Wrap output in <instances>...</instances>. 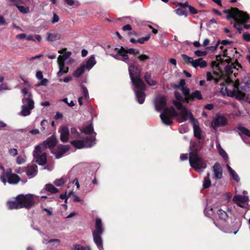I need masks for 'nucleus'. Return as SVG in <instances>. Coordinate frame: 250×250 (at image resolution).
<instances>
[{"label": "nucleus", "instance_id": "obj_15", "mask_svg": "<svg viewBox=\"0 0 250 250\" xmlns=\"http://www.w3.org/2000/svg\"><path fill=\"white\" fill-rule=\"evenodd\" d=\"M80 138V135L78 136V138H75V140H73L70 142V144L74 147L78 149H81L84 147H91L94 145H93L91 142L88 140V137H85L83 140H78Z\"/></svg>", "mask_w": 250, "mask_h": 250}, {"label": "nucleus", "instance_id": "obj_63", "mask_svg": "<svg viewBox=\"0 0 250 250\" xmlns=\"http://www.w3.org/2000/svg\"><path fill=\"white\" fill-rule=\"evenodd\" d=\"M25 38H27L26 35L24 33L18 34L16 36V38L19 39H23Z\"/></svg>", "mask_w": 250, "mask_h": 250}, {"label": "nucleus", "instance_id": "obj_50", "mask_svg": "<svg viewBox=\"0 0 250 250\" xmlns=\"http://www.w3.org/2000/svg\"><path fill=\"white\" fill-rule=\"evenodd\" d=\"M61 101L66 103L70 107H72L75 105L73 101L71 100L70 102H68L67 98L62 99Z\"/></svg>", "mask_w": 250, "mask_h": 250}, {"label": "nucleus", "instance_id": "obj_39", "mask_svg": "<svg viewBox=\"0 0 250 250\" xmlns=\"http://www.w3.org/2000/svg\"><path fill=\"white\" fill-rule=\"evenodd\" d=\"M66 182V180L64 177H62L60 179H56L54 181V184L57 186L60 187L63 185Z\"/></svg>", "mask_w": 250, "mask_h": 250}, {"label": "nucleus", "instance_id": "obj_42", "mask_svg": "<svg viewBox=\"0 0 250 250\" xmlns=\"http://www.w3.org/2000/svg\"><path fill=\"white\" fill-rule=\"evenodd\" d=\"M229 174L232 177L233 180H234L235 182H239L240 181V178L237 173L234 170H233Z\"/></svg>", "mask_w": 250, "mask_h": 250}, {"label": "nucleus", "instance_id": "obj_21", "mask_svg": "<svg viewBox=\"0 0 250 250\" xmlns=\"http://www.w3.org/2000/svg\"><path fill=\"white\" fill-rule=\"evenodd\" d=\"M25 172L27 176L29 178L35 177L38 172L37 165L35 164L28 165L26 168Z\"/></svg>", "mask_w": 250, "mask_h": 250}, {"label": "nucleus", "instance_id": "obj_45", "mask_svg": "<svg viewBox=\"0 0 250 250\" xmlns=\"http://www.w3.org/2000/svg\"><path fill=\"white\" fill-rule=\"evenodd\" d=\"M65 1L69 6H72L73 5L78 6L79 5L78 1H75L74 0H65Z\"/></svg>", "mask_w": 250, "mask_h": 250}, {"label": "nucleus", "instance_id": "obj_26", "mask_svg": "<svg viewBox=\"0 0 250 250\" xmlns=\"http://www.w3.org/2000/svg\"><path fill=\"white\" fill-rule=\"evenodd\" d=\"M57 62L59 67V70L57 73L58 77H61L63 74L68 72L69 68L68 66L65 65V62H62V61H57Z\"/></svg>", "mask_w": 250, "mask_h": 250}, {"label": "nucleus", "instance_id": "obj_47", "mask_svg": "<svg viewBox=\"0 0 250 250\" xmlns=\"http://www.w3.org/2000/svg\"><path fill=\"white\" fill-rule=\"evenodd\" d=\"M9 153L12 156H16L18 155V150L16 148H10L9 149Z\"/></svg>", "mask_w": 250, "mask_h": 250}, {"label": "nucleus", "instance_id": "obj_44", "mask_svg": "<svg viewBox=\"0 0 250 250\" xmlns=\"http://www.w3.org/2000/svg\"><path fill=\"white\" fill-rule=\"evenodd\" d=\"M16 162L18 165H21L25 162V159L21 156H18L17 158Z\"/></svg>", "mask_w": 250, "mask_h": 250}, {"label": "nucleus", "instance_id": "obj_62", "mask_svg": "<svg viewBox=\"0 0 250 250\" xmlns=\"http://www.w3.org/2000/svg\"><path fill=\"white\" fill-rule=\"evenodd\" d=\"M60 198L62 199H65V203H66L67 201L68 200V198L66 195V192H65L64 194H61L60 196Z\"/></svg>", "mask_w": 250, "mask_h": 250}, {"label": "nucleus", "instance_id": "obj_54", "mask_svg": "<svg viewBox=\"0 0 250 250\" xmlns=\"http://www.w3.org/2000/svg\"><path fill=\"white\" fill-rule=\"evenodd\" d=\"M229 97H232L235 96V98L238 100H243L246 95H227Z\"/></svg>", "mask_w": 250, "mask_h": 250}, {"label": "nucleus", "instance_id": "obj_34", "mask_svg": "<svg viewBox=\"0 0 250 250\" xmlns=\"http://www.w3.org/2000/svg\"><path fill=\"white\" fill-rule=\"evenodd\" d=\"M145 80L150 85L152 86L156 84V82L151 79L150 74L148 72H146L145 75Z\"/></svg>", "mask_w": 250, "mask_h": 250}, {"label": "nucleus", "instance_id": "obj_40", "mask_svg": "<svg viewBox=\"0 0 250 250\" xmlns=\"http://www.w3.org/2000/svg\"><path fill=\"white\" fill-rule=\"evenodd\" d=\"M175 12L179 16H185L186 17L188 16L186 12L181 8H177L175 10Z\"/></svg>", "mask_w": 250, "mask_h": 250}, {"label": "nucleus", "instance_id": "obj_7", "mask_svg": "<svg viewBox=\"0 0 250 250\" xmlns=\"http://www.w3.org/2000/svg\"><path fill=\"white\" fill-rule=\"evenodd\" d=\"M216 60L219 62L216 65V67L221 71L223 63L224 62L228 63V64L225 67V72L226 75L229 78L233 76L236 77L237 72L239 67H241L240 65L237 62L235 63H229L230 58L228 57L227 58L224 59L221 56H216Z\"/></svg>", "mask_w": 250, "mask_h": 250}, {"label": "nucleus", "instance_id": "obj_25", "mask_svg": "<svg viewBox=\"0 0 250 250\" xmlns=\"http://www.w3.org/2000/svg\"><path fill=\"white\" fill-rule=\"evenodd\" d=\"M239 130L240 131L239 133L244 142L249 143L250 141L248 140V139L250 138V131L244 127H239Z\"/></svg>", "mask_w": 250, "mask_h": 250}, {"label": "nucleus", "instance_id": "obj_29", "mask_svg": "<svg viewBox=\"0 0 250 250\" xmlns=\"http://www.w3.org/2000/svg\"><path fill=\"white\" fill-rule=\"evenodd\" d=\"M47 34V40L49 42H54L59 40L61 38V35L58 33H48Z\"/></svg>", "mask_w": 250, "mask_h": 250}, {"label": "nucleus", "instance_id": "obj_13", "mask_svg": "<svg viewBox=\"0 0 250 250\" xmlns=\"http://www.w3.org/2000/svg\"><path fill=\"white\" fill-rule=\"evenodd\" d=\"M182 57L187 63L190 64L193 67L195 68H197L198 67L200 68H205L208 65L207 62L204 60L202 58L194 60L192 58L190 57L185 54L182 55Z\"/></svg>", "mask_w": 250, "mask_h": 250}, {"label": "nucleus", "instance_id": "obj_2", "mask_svg": "<svg viewBox=\"0 0 250 250\" xmlns=\"http://www.w3.org/2000/svg\"><path fill=\"white\" fill-rule=\"evenodd\" d=\"M174 103H176L174 102ZM177 107L179 111L173 110L170 113L171 115L175 117L177 121L179 123H182L189 119L190 122L193 125L194 136L198 139L201 138V131L200 128L197 124L196 119L193 117L191 112L188 110L186 108H182L181 106L178 105L177 104H174Z\"/></svg>", "mask_w": 250, "mask_h": 250}, {"label": "nucleus", "instance_id": "obj_11", "mask_svg": "<svg viewBox=\"0 0 250 250\" xmlns=\"http://www.w3.org/2000/svg\"><path fill=\"white\" fill-rule=\"evenodd\" d=\"M22 101L21 110L19 114L25 117L31 114V111L34 108V102L30 95H24Z\"/></svg>", "mask_w": 250, "mask_h": 250}, {"label": "nucleus", "instance_id": "obj_57", "mask_svg": "<svg viewBox=\"0 0 250 250\" xmlns=\"http://www.w3.org/2000/svg\"><path fill=\"white\" fill-rule=\"evenodd\" d=\"M218 44H219V42L218 41L217 43H216V44L215 45L208 47L207 48V49H208L209 50H210L211 51H214L217 48Z\"/></svg>", "mask_w": 250, "mask_h": 250}, {"label": "nucleus", "instance_id": "obj_32", "mask_svg": "<svg viewBox=\"0 0 250 250\" xmlns=\"http://www.w3.org/2000/svg\"><path fill=\"white\" fill-rule=\"evenodd\" d=\"M85 69V65H82L78 67L73 73V76L76 78L80 77L83 73Z\"/></svg>", "mask_w": 250, "mask_h": 250}, {"label": "nucleus", "instance_id": "obj_36", "mask_svg": "<svg viewBox=\"0 0 250 250\" xmlns=\"http://www.w3.org/2000/svg\"><path fill=\"white\" fill-rule=\"evenodd\" d=\"M71 55V52H67L62 55L59 56L57 61H62V62H65V61L70 58Z\"/></svg>", "mask_w": 250, "mask_h": 250}, {"label": "nucleus", "instance_id": "obj_37", "mask_svg": "<svg viewBox=\"0 0 250 250\" xmlns=\"http://www.w3.org/2000/svg\"><path fill=\"white\" fill-rule=\"evenodd\" d=\"M73 250H91L88 246H83L80 244H75L73 246Z\"/></svg>", "mask_w": 250, "mask_h": 250}, {"label": "nucleus", "instance_id": "obj_6", "mask_svg": "<svg viewBox=\"0 0 250 250\" xmlns=\"http://www.w3.org/2000/svg\"><path fill=\"white\" fill-rule=\"evenodd\" d=\"M227 13L229 14L227 16L228 20L233 18L235 21L237 23H234V27L236 28L240 33L242 28L238 23L246 22L249 19V15L237 8H231Z\"/></svg>", "mask_w": 250, "mask_h": 250}, {"label": "nucleus", "instance_id": "obj_18", "mask_svg": "<svg viewBox=\"0 0 250 250\" xmlns=\"http://www.w3.org/2000/svg\"><path fill=\"white\" fill-rule=\"evenodd\" d=\"M81 131L83 133L89 135L90 136H87L88 140L93 143V145H95L96 133L94 131V128L92 124L81 128Z\"/></svg>", "mask_w": 250, "mask_h": 250}, {"label": "nucleus", "instance_id": "obj_52", "mask_svg": "<svg viewBox=\"0 0 250 250\" xmlns=\"http://www.w3.org/2000/svg\"><path fill=\"white\" fill-rule=\"evenodd\" d=\"M188 97H192L193 98V100L190 101L188 103L190 102L193 101L195 98H197L198 100H201L202 99V95H192L191 96H188ZM184 103H188L187 102H185Z\"/></svg>", "mask_w": 250, "mask_h": 250}, {"label": "nucleus", "instance_id": "obj_1", "mask_svg": "<svg viewBox=\"0 0 250 250\" xmlns=\"http://www.w3.org/2000/svg\"><path fill=\"white\" fill-rule=\"evenodd\" d=\"M191 95H175V99L172 101V105L170 108H168L166 107L167 101V97L165 95H157L153 101L155 109L157 111L163 110L160 115V117L164 124L167 125H171L173 122L172 118L175 117L171 115L170 113L173 110L179 111L177 107L174 104V102L182 108H186L182 104L185 102L189 103L193 100V98L188 97Z\"/></svg>", "mask_w": 250, "mask_h": 250}, {"label": "nucleus", "instance_id": "obj_27", "mask_svg": "<svg viewBox=\"0 0 250 250\" xmlns=\"http://www.w3.org/2000/svg\"><path fill=\"white\" fill-rule=\"evenodd\" d=\"M175 87L180 89L183 94H189V89L186 85V82L184 79H181L178 83L175 84Z\"/></svg>", "mask_w": 250, "mask_h": 250}, {"label": "nucleus", "instance_id": "obj_48", "mask_svg": "<svg viewBox=\"0 0 250 250\" xmlns=\"http://www.w3.org/2000/svg\"><path fill=\"white\" fill-rule=\"evenodd\" d=\"M150 38V36L141 38L138 40V43L143 44L145 42L147 41Z\"/></svg>", "mask_w": 250, "mask_h": 250}, {"label": "nucleus", "instance_id": "obj_61", "mask_svg": "<svg viewBox=\"0 0 250 250\" xmlns=\"http://www.w3.org/2000/svg\"><path fill=\"white\" fill-rule=\"evenodd\" d=\"M123 30L125 31H130L132 29L131 26L129 24H127L123 27Z\"/></svg>", "mask_w": 250, "mask_h": 250}, {"label": "nucleus", "instance_id": "obj_8", "mask_svg": "<svg viewBox=\"0 0 250 250\" xmlns=\"http://www.w3.org/2000/svg\"><path fill=\"white\" fill-rule=\"evenodd\" d=\"M104 231V228L100 218L95 220V229L92 231L93 241L99 250H104L102 235Z\"/></svg>", "mask_w": 250, "mask_h": 250}, {"label": "nucleus", "instance_id": "obj_58", "mask_svg": "<svg viewBox=\"0 0 250 250\" xmlns=\"http://www.w3.org/2000/svg\"><path fill=\"white\" fill-rule=\"evenodd\" d=\"M243 39L247 42H250V34L248 33H244L243 35Z\"/></svg>", "mask_w": 250, "mask_h": 250}, {"label": "nucleus", "instance_id": "obj_46", "mask_svg": "<svg viewBox=\"0 0 250 250\" xmlns=\"http://www.w3.org/2000/svg\"><path fill=\"white\" fill-rule=\"evenodd\" d=\"M207 79L208 81H211L212 80H214L215 82H217V79L216 78H214L210 72H207Z\"/></svg>", "mask_w": 250, "mask_h": 250}, {"label": "nucleus", "instance_id": "obj_60", "mask_svg": "<svg viewBox=\"0 0 250 250\" xmlns=\"http://www.w3.org/2000/svg\"><path fill=\"white\" fill-rule=\"evenodd\" d=\"M36 76L39 80H42L43 78L42 73L41 71H37Z\"/></svg>", "mask_w": 250, "mask_h": 250}, {"label": "nucleus", "instance_id": "obj_16", "mask_svg": "<svg viewBox=\"0 0 250 250\" xmlns=\"http://www.w3.org/2000/svg\"><path fill=\"white\" fill-rule=\"evenodd\" d=\"M18 198L22 208H29L34 204L33 195L31 194L20 195L18 196Z\"/></svg>", "mask_w": 250, "mask_h": 250}, {"label": "nucleus", "instance_id": "obj_5", "mask_svg": "<svg viewBox=\"0 0 250 250\" xmlns=\"http://www.w3.org/2000/svg\"><path fill=\"white\" fill-rule=\"evenodd\" d=\"M128 71L131 81L135 87L136 94H142V91L145 89V84L140 78L141 69L134 65L128 67Z\"/></svg>", "mask_w": 250, "mask_h": 250}, {"label": "nucleus", "instance_id": "obj_19", "mask_svg": "<svg viewBox=\"0 0 250 250\" xmlns=\"http://www.w3.org/2000/svg\"><path fill=\"white\" fill-rule=\"evenodd\" d=\"M233 202L239 207L243 208H247L249 201L247 195H242L240 194L235 195L233 198Z\"/></svg>", "mask_w": 250, "mask_h": 250}, {"label": "nucleus", "instance_id": "obj_35", "mask_svg": "<svg viewBox=\"0 0 250 250\" xmlns=\"http://www.w3.org/2000/svg\"><path fill=\"white\" fill-rule=\"evenodd\" d=\"M209 173H208L206 177L204 178L203 186L204 188H207L211 185V181L209 177Z\"/></svg>", "mask_w": 250, "mask_h": 250}, {"label": "nucleus", "instance_id": "obj_28", "mask_svg": "<svg viewBox=\"0 0 250 250\" xmlns=\"http://www.w3.org/2000/svg\"><path fill=\"white\" fill-rule=\"evenodd\" d=\"M8 208L10 209H19L22 208V206L20 205L18 196L14 201H9L7 203Z\"/></svg>", "mask_w": 250, "mask_h": 250}, {"label": "nucleus", "instance_id": "obj_9", "mask_svg": "<svg viewBox=\"0 0 250 250\" xmlns=\"http://www.w3.org/2000/svg\"><path fill=\"white\" fill-rule=\"evenodd\" d=\"M1 173L0 180L5 185L7 183L11 185L18 184L21 180L20 177L16 174L13 173L11 168L4 169L2 166H0Z\"/></svg>", "mask_w": 250, "mask_h": 250}, {"label": "nucleus", "instance_id": "obj_12", "mask_svg": "<svg viewBox=\"0 0 250 250\" xmlns=\"http://www.w3.org/2000/svg\"><path fill=\"white\" fill-rule=\"evenodd\" d=\"M59 132L60 133L61 140L63 143L67 142L69 137L77 138L79 136V133L75 128H72L70 132L68 128L64 125L60 127Z\"/></svg>", "mask_w": 250, "mask_h": 250}, {"label": "nucleus", "instance_id": "obj_31", "mask_svg": "<svg viewBox=\"0 0 250 250\" xmlns=\"http://www.w3.org/2000/svg\"><path fill=\"white\" fill-rule=\"evenodd\" d=\"M96 61L95 57L93 56H91L89 58L86 62V68L89 70L96 64Z\"/></svg>", "mask_w": 250, "mask_h": 250}, {"label": "nucleus", "instance_id": "obj_24", "mask_svg": "<svg viewBox=\"0 0 250 250\" xmlns=\"http://www.w3.org/2000/svg\"><path fill=\"white\" fill-rule=\"evenodd\" d=\"M10 1L15 5L19 10V11L22 13H27L29 12V8L21 5L23 4V0H10Z\"/></svg>", "mask_w": 250, "mask_h": 250}, {"label": "nucleus", "instance_id": "obj_43", "mask_svg": "<svg viewBox=\"0 0 250 250\" xmlns=\"http://www.w3.org/2000/svg\"><path fill=\"white\" fill-rule=\"evenodd\" d=\"M137 58L142 62L145 61L146 60L149 59V57L148 56L145 54L137 55Z\"/></svg>", "mask_w": 250, "mask_h": 250}, {"label": "nucleus", "instance_id": "obj_41", "mask_svg": "<svg viewBox=\"0 0 250 250\" xmlns=\"http://www.w3.org/2000/svg\"><path fill=\"white\" fill-rule=\"evenodd\" d=\"M125 52L126 55L127 53L130 54H135L136 55H139V51L135 50L133 48H128L126 49H125Z\"/></svg>", "mask_w": 250, "mask_h": 250}, {"label": "nucleus", "instance_id": "obj_49", "mask_svg": "<svg viewBox=\"0 0 250 250\" xmlns=\"http://www.w3.org/2000/svg\"><path fill=\"white\" fill-rule=\"evenodd\" d=\"M195 55L197 57H202L206 55L205 51H202L200 50H196L194 52Z\"/></svg>", "mask_w": 250, "mask_h": 250}, {"label": "nucleus", "instance_id": "obj_17", "mask_svg": "<svg viewBox=\"0 0 250 250\" xmlns=\"http://www.w3.org/2000/svg\"><path fill=\"white\" fill-rule=\"evenodd\" d=\"M227 118L221 115H216L212 120L211 125L214 130H217L220 127H223L227 125Z\"/></svg>", "mask_w": 250, "mask_h": 250}, {"label": "nucleus", "instance_id": "obj_64", "mask_svg": "<svg viewBox=\"0 0 250 250\" xmlns=\"http://www.w3.org/2000/svg\"><path fill=\"white\" fill-rule=\"evenodd\" d=\"M59 17L56 14H54L52 22L53 23H55V22H58L59 21Z\"/></svg>", "mask_w": 250, "mask_h": 250}, {"label": "nucleus", "instance_id": "obj_33", "mask_svg": "<svg viewBox=\"0 0 250 250\" xmlns=\"http://www.w3.org/2000/svg\"><path fill=\"white\" fill-rule=\"evenodd\" d=\"M45 189L51 193H55L59 192V190L51 184H46L45 186Z\"/></svg>", "mask_w": 250, "mask_h": 250}, {"label": "nucleus", "instance_id": "obj_56", "mask_svg": "<svg viewBox=\"0 0 250 250\" xmlns=\"http://www.w3.org/2000/svg\"><path fill=\"white\" fill-rule=\"evenodd\" d=\"M73 201L75 202H81L83 203V200L80 197H79L78 196H77L76 194H74Z\"/></svg>", "mask_w": 250, "mask_h": 250}, {"label": "nucleus", "instance_id": "obj_38", "mask_svg": "<svg viewBox=\"0 0 250 250\" xmlns=\"http://www.w3.org/2000/svg\"><path fill=\"white\" fill-rule=\"evenodd\" d=\"M145 95H135V99L139 104H142L145 100Z\"/></svg>", "mask_w": 250, "mask_h": 250}, {"label": "nucleus", "instance_id": "obj_53", "mask_svg": "<svg viewBox=\"0 0 250 250\" xmlns=\"http://www.w3.org/2000/svg\"><path fill=\"white\" fill-rule=\"evenodd\" d=\"M41 81L37 84V85H46L48 83V80L47 79H43L41 80Z\"/></svg>", "mask_w": 250, "mask_h": 250}, {"label": "nucleus", "instance_id": "obj_10", "mask_svg": "<svg viewBox=\"0 0 250 250\" xmlns=\"http://www.w3.org/2000/svg\"><path fill=\"white\" fill-rule=\"evenodd\" d=\"M106 53L116 59L126 62L128 59V55L125 54L123 47L117 48L114 45H108L106 49Z\"/></svg>", "mask_w": 250, "mask_h": 250}, {"label": "nucleus", "instance_id": "obj_59", "mask_svg": "<svg viewBox=\"0 0 250 250\" xmlns=\"http://www.w3.org/2000/svg\"><path fill=\"white\" fill-rule=\"evenodd\" d=\"M53 242H56V243H59L60 240L59 239H50L48 241H46L45 240H44L43 241V243L45 244H47V243H53Z\"/></svg>", "mask_w": 250, "mask_h": 250}, {"label": "nucleus", "instance_id": "obj_55", "mask_svg": "<svg viewBox=\"0 0 250 250\" xmlns=\"http://www.w3.org/2000/svg\"><path fill=\"white\" fill-rule=\"evenodd\" d=\"M188 8L191 14H196L198 13V11L193 6L189 5Z\"/></svg>", "mask_w": 250, "mask_h": 250}, {"label": "nucleus", "instance_id": "obj_30", "mask_svg": "<svg viewBox=\"0 0 250 250\" xmlns=\"http://www.w3.org/2000/svg\"><path fill=\"white\" fill-rule=\"evenodd\" d=\"M216 147L218 149V151L219 153V154L221 156V157L224 159V160L227 161L228 159V156L226 151L222 148L220 144L218 142H216Z\"/></svg>", "mask_w": 250, "mask_h": 250}, {"label": "nucleus", "instance_id": "obj_51", "mask_svg": "<svg viewBox=\"0 0 250 250\" xmlns=\"http://www.w3.org/2000/svg\"><path fill=\"white\" fill-rule=\"evenodd\" d=\"M175 4L176 6H181L182 7H188L189 5L188 2H186L185 3H182V2H175Z\"/></svg>", "mask_w": 250, "mask_h": 250}, {"label": "nucleus", "instance_id": "obj_20", "mask_svg": "<svg viewBox=\"0 0 250 250\" xmlns=\"http://www.w3.org/2000/svg\"><path fill=\"white\" fill-rule=\"evenodd\" d=\"M69 150V146L67 145H59L57 149L51 150L52 153L55 155L56 159L62 157L63 155Z\"/></svg>", "mask_w": 250, "mask_h": 250}, {"label": "nucleus", "instance_id": "obj_3", "mask_svg": "<svg viewBox=\"0 0 250 250\" xmlns=\"http://www.w3.org/2000/svg\"><path fill=\"white\" fill-rule=\"evenodd\" d=\"M204 213L207 216H210L217 213L219 217V220L217 223L214 222L215 226L224 232L229 233L232 232L226 223L227 220L229 218V215L225 210L216 207H207L205 209Z\"/></svg>", "mask_w": 250, "mask_h": 250}, {"label": "nucleus", "instance_id": "obj_22", "mask_svg": "<svg viewBox=\"0 0 250 250\" xmlns=\"http://www.w3.org/2000/svg\"><path fill=\"white\" fill-rule=\"evenodd\" d=\"M213 178L221 179L223 176V170L219 163H216L213 167Z\"/></svg>", "mask_w": 250, "mask_h": 250}, {"label": "nucleus", "instance_id": "obj_23", "mask_svg": "<svg viewBox=\"0 0 250 250\" xmlns=\"http://www.w3.org/2000/svg\"><path fill=\"white\" fill-rule=\"evenodd\" d=\"M57 143V140L56 138V137L54 136H52L48 138L42 144L43 145V146L42 147V148L43 149L44 147H48L50 149H52L56 145Z\"/></svg>", "mask_w": 250, "mask_h": 250}, {"label": "nucleus", "instance_id": "obj_14", "mask_svg": "<svg viewBox=\"0 0 250 250\" xmlns=\"http://www.w3.org/2000/svg\"><path fill=\"white\" fill-rule=\"evenodd\" d=\"M42 145L37 146L33 152V155L36 159V162L41 166L44 165L47 161V156L45 152H42Z\"/></svg>", "mask_w": 250, "mask_h": 250}, {"label": "nucleus", "instance_id": "obj_4", "mask_svg": "<svg viewBox=\"0 0 250 250\" xmlns=\"http://www.w3.org/2000/svg\"><path fill=\"white\" fill-rule=\"evenodd\" d=\"M190 152L189 153V162L190 166L198 172H202L206 168V163L199 157L198 149L194 148L193 145L190 142Z\"/></svg>", "mask_w": 250, "mask_h": 250}]
</instances>
